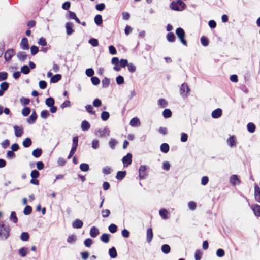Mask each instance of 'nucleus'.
I'll return each mask as SVG.
<instances>
[{
    "mask_svg": "<svg viewBox=\"0 0 260 260\" xmlns=\"http://www.w3.org/2000/svg\"><path fill=\"white\" fill-rule=\"evenodd\" d=\"M10 228L9 224H6L3 222H0V239L5 240L10 236Z\"/></svg>",
    "mask_w": 260,
    "mask_h": 260,
    "instance_id": "obj_1",
    "label": "nucleus"
},
{
    "mask_svg": "<svg viewBox=\"0 0 260 260\" xmlns=\"http://www.w3.org/2000/svg\"><path fill=\"white\" fill-rule=\"evenodd\" d=\"M170 8L176 11H181L186 9V5L182 0L173 1L170 4Z\"/></svg>",
    "mask_w": 260,
    "mask_h": 260,
    "instance_id": "obj_2",
    "label": "nucleus"
},
{
    "mask_svg": "<svg viewBox=\"0 0 260 260\" xmlns=\"http://www.w3.org/2000/svg\"><path fill=\"white\" fill-rule=\"evenodd\" d=\"M175 33L181 43L184 46H187V42L185 39L186 35L184 30L182 28L179 27L176 29Z\"/></svg>",
    "mask_w": 260,
    "mask_h": 260,
    "instance_id": "obj_3",
    "label": "nucleus"
},
{
    "mask_svg": "<svg viewBox=\"0 0 260 260\" xmlns=\"http://www.w3.org/2000/svg\"><path fill=\"white\" fill-rule=\"evenodd\" d=\"M79 138L78 136H76L73 138L72 139V146L70 151V153L68 156V159H70L75 153L78 146Z\"/></svg>",
    "mask_w": 260,
    "mask_h": 260,
    "instance_id": "obj_4",
    "label": "nucleus"
},
{
    "mask_svg": "<svg viewBox=\"0 0 260 260\" xmlns=\"http://www.w3.org/2000/svg\"><path fill=\"white\" fill-rule=\"evenodd\" d=\"M190 91V89L188 85L186 83H183L181 84L180 92L181 96L183 98H185L188 96V93Z\"/></svg>",
    "mask_w": 260,
    "mask_h": 260,
    "instance_id": "obj_5",
    "label": "nucleus"
},
{
    "mask_svg": "<svg viewBox=\"0 0 260 260\" xmlns=\"http://www.w3.org/2000/svg\"><path fill=\"white\" fill-rule=\"evenodd\" d=\"M147 167L146 165H141L139 169V177L140 179H145L147 176L146 171Z\"/></svg>",
    "mask_w": 260,
    "mask_h": 260,
    "instance_id": "obj_6",
    "label": "nucleus"
},
{
    "mask_svg": "<svg viewBox=\"0 0 260 260\" xmlns=\"http://www.w3.org/2000/svg\"><path fill=\"white\" fill-rule=\"evenodd\" d=\"M132 154L131 153H128L126 155L123 157L122 161L124 167H127L132 164Z\"/></svg>",
    "mask_w": 260,
    "mask_h": 260,
    "instance_id": "obj_7",
    "label": "nucleus"
},
{
    "mask_svg": "<svg viewBox=\"0 0 260 260\" xmlns=\"http://www.w3.org/2000/svg\"><path fill=\"white\" fill-rule=\"evenodd\" d=\"M15 50L14 49L11 48L7 50L4 54L5 60L7 62L10 61L14 55Z\"/></svg>",
    "mask_w": 260,
    "mask_h": 260,
    "instance_id": "obj_8",
    "label": "nucleus"
},
{
    "mask_svg": "<svg viewBox=\"0 0 260 260\" xmlns=\"http://www.w3.org/2000/svg\"><path fill=\"white\" fill-rule=\"evenodd\" d=\"M13 128L14 130V134L17 137H21L24 133V129L22 126L15 125L13 126Z\"/></svg>",
    "mask_w": 260,
    "mask_h": 260,
    "instance_id": "obj_9",
    "label": "nucleus"
},
{
    "mask_svg": "<svg viewBox=\"0 0 260 260\" xmlns=\"http://www.w3.org/2000/svg\"><path fill=\"white\" fill-rule=\"evenodd\" d=\"M230 183L232 185H235L236 184H240L241 183V181L238 178V176L237 175L233 174L230 177Z\"/></svg>",
    "mask_w": 260,
    "mask_h": 260,
    "instance_id": "obj_10",
    "label": "nucleus"
},
{
    "mask_svg": "<svg viewBox=\"0 0 260 260\" xmlns=\"http://www.w3.org/2000/svg\"><path fill=\"white\" fill-rule=\"evenodd\" d=\"M9 87V83L6 81L3 82L0 84V96H3Z\"/></svg>",
    "mask_w": 260,
    "mask_h": 260,
    "instance_id": "obj_11",
    "label": "nucleus"
},
{
    "mask_svg": "<svg viewBox=\"0 0 260 260\" xmlns=\"http://www.w3.org/2000/svg\"><path fill=\"white\" fill-rule=\"evenodd\" d=\"M20 46L23 50H28L29 48L28 39L26 37H23L21 40Z\"/></svg>",
    "mask_w": 260,
    "mask_h": 260,
    "instance_id": "obj_12",
    "label": "nucleus"
},
{
    "mask_svg": "<svg viewBox=\"0 0 260 260\" xmlns=\"http://www.w3.org/2000/svg\"><path fill=\"white\" fill-rule=\"evenodd\" d=\"M99 134L100 137H104L106 135L109 136V131L107 127H105L103 129H99L95 132V135L98 136Z\"/></svg>",
    "mask_w": 260,
    "mask_h": 260,
    "instance_id": "obj_13",
    "label": "nucleus"
},
{
    "mask_svg": "<svg viewBox=\"0 0 260 260\" xmlns=\"http://www.w3.org/2000/svg\"><path fill=\"white\" fill-rule=\"evenodd\" d=\"M236 138L234 135H230L227 139L226 142L230 147H234L236 146Z\"/></svg>",
    "mask_w": 260,
    "mask_h": 260,
    "instance_id": "obj_14",
    "label": "nucleus"
},
{
    "mask_svg": "<svg viewBox=\"0 0 260 260\" xmlns=\"http://www.w3.org/2000/svg\"><path fill=\"white\" fill-rule=\"evenodd\" d=\"M65 28L66 29L67 34L70 36L73 34L74 30L73 29V23L71 22H68L66 23Z\"/></svg>",
    "mask_w": 260,
    "mask_h": 260,
    "instance_id": "obj_15",
    "label": "nucleus"
},
{
    "mask_svg": "<svg viewBox=\"0 0 260 260\" xmlns=\"http://www.w3.org/2000/svg\"><path fill=\"white\" fill-rule=\"evenodd\" d=\"M37 118H38L37 114L36 113V112L35 110H33L31 114L27 119V122L29 124H32L36 122Z\"/></svg>",
    "mask_w": 260,
    "mask_h": 260,
    "instance_id": "obj_16",
    "label": "nucleus"
},
{
    "mask_svg": "<svg viewBox=\"0 0 260 260\" xmlns=\"http://www.w3.org/2000/svg\"><path fill=\"white\" fill-rule=\"evenodd\" d=\"M251 209L254 213V215L257 217H260V205L254 204L251 205Z\"/></svg>",
    "mask_w": 260,
    "mask_h": 260,
    "instance_id": "obj_17",
    "label": "nucleus"
},
{
    "mask_svg": "<svg viewBox=\"0 0 260 260\" xmlns=\"http://www.w3.org/2000/svg\"><path fill=\"white\" fill-rule=\"evenodd\" d=\"M222 114V109L219 108H218L212 111L211 113V116L212 118L214 119H217L221 117Z\"/></svg>",
    "mask_w": 260,
    "mask_h": 260,
    "instance_id": "obj_18",
    "label": "nucleus"
},
{
    "mask_svg": "<svg viewBox=\"0 0 260 260\" xmlns=\"http://www.w3.org/2000/svg\"><path fill=\"white\" fill-rule=\"evenodd\" d=\"M99 234L100 231L97 227L93 226L90 228L89 234L92 238L96 237Z\"/></svg>",
    "mask_w": 260,
    "mask_h": 260,
    "instance_id": "obj_19",
    "label": "nucleus"
},
{
    "mask_svg": "<svg viewBox=\"0 0 260 260\" xmlns=\"http://www.w3.org/2000/svg\"><path fill=\"white\" fill-rule=\"evenodd\" d=\"M159 214L160 216L163 219H167L169 218L168 215L169 214V212L166 208H161L159 211Z\"/></svg>",
    "mask_w": 260,
    "mask_h": 260,
    "instance_id": "obj_20",
    "label": "nucleus"
},
{
    "mask_svg": "<svg viewBox=\"0 0 260 260\" xmlns=\"http://www.w3.org/2000/svg\"><path fill=\"white\" fill-rule=\"evenodd\" d=\"M83 225V221L79 219H76L72 222V226L75 229H80Z\"/></svg>",
    "mask_w": 260,
    "mask_h": 260,
    "instance_id": "obj_21",
    "label": "nucleus"
},
{
    "mask_svg": "<svg viewBox=\"0 0 260 260\" xmlns=\"http://www.w3.org/2000/svg\"><path fill=\"white\" fill-rule=\"evenodd\" d=\"M17 57L19 61H24L27 57V55L25 52L19 51L17 54Z\"/></svg>",
    "mask_w": 260,
    "mask_h": 260,
    "instance_id": "obj_22",
    "label": "nucleus"
},
{
    "mask_svg": "<svg viewBox=\"0 0 260 260\" xmlns=\"http://www.w3.org/2000/svg\"><path fill=\"white\" fill-rule=\"evenodd\" d=\"M140 119L137 117H135L131 119L129 124L132 127H137L140 125Z\"/></svg>",
    "mask_w": 260,
    "mask_h": 260,
    "instance_id": "obj_23",
    "label": "nucleus"
},
{
    "mask_svg": "<svg viewBox=\"0 0 260 260\" xmlns=\"http://www.w3.org/2000/svg\"><path fill=\"white\" fill-rule=\"evenodd\" d=\"M153 237V230L151 228H149L147 230V242L150 243Z\"/></svg>",
    "mask_w": 260,
    "mask_h": 260,
    "instance_id": "obj_24",
    "label": "nucleus"
},
{
    "mask_svg": "<svg viewBox=\"0 0 260 260\" xmlns=\"http://www.w3.org/2000/svg\"><path fill=\"white\" fill-rule=\"evenodd\" d=\"M81 128L83 131H87L90 128V124L86 120L82 121L81 125Z\"/></svg>",
    "mask_w": 260,
    "mask_h": 260,
    "instance_id": "obj_25",
    "label": "nucleus"
},
{
    "mask_svg": "<svg viewBox=\"0 0 260 260\" xmlns=\"http://www.w3.org/2000/svg\"><path fill=\"white\" fill-rule=\"evenodd\" d=\"M108 253L111 258H115L117 256V252L115 247H112L109 249Z\"/></svg>",
    "mask_w": 260,
    "mask_h": 260,
    "instance_id": "obj_26",
    "label": "nucleus"
},
{
    "mask_svg": "<svg viewBox=\"0 0 260 260\" xmlns=\"http://www.w3.org/2000/svg\"><path fill=\"white\" fill-rule=\"evenodd\" d=\"M110 235L107 233H103L100 237V240L105 243H108L110 241Z\"/></svg>",
    "mask_w": 260,
    "mask_h": 260,
    "instance_id": "obj_27",
    "label": "nucleus"
},
{
    "mask_svg": "<svg viewBox=\"0 0 260 260\" xmlns=\"http://www.w3.org/2000/svg\"><path fill=\"white\" fill-rule=\"evenodd\" d=\"M62 76L60 74H57L51 77L50 82L51 83H55L59 81L61 79Z\"/></svg>",
    "mask_w": 260,
    "mask_h": 260,
    "instance_id": "obj_28",
    "label": "nucleus"
},
{
    "mask_svg": "<svg viewBox=\"0 0 260 260\" xmlns=\"http://www.w3.org/2000/svg\"><path fill=\"white\" fill-rule=\"evenodd\" d=\"M167 40L170 43H173L176 40V36L173 32H170L166 35Z\"/></svg>",
    "mask_w": 260,
    "mask_h": 260,
    "instance_id": "obj_29",
    "label": "nucleus"
},
{
    "mask_svg": "<svg viewBox=\"0 0 260 260\" xmlns=\"http://www.w3.org/2000/svg\"><path fill=\"white\" fill-rule=\"evenodd\" d=\"M126 174V171H118L117 172L116 178L118 180H122L125 177Z\"/></svg>",
    "mask_w": 260,
    "mask_h": 260,
    "instance_id": "obj_30",
    "label": "nucleus"
},
{
    "mask_svg": "<svg viewBox=\"0 0 260 260\" xmlns=\"http://www.w3.org/2000/svg\"><path fill=\"white\" fill-rule=\"evenodd\" d=\"M20 238L22 241H28L30 238L29 234L27 232H23L20 235Z\"/></svg>",
    "mask_w": 260,
    "mask_h": 260,
    "instance_id": "obj_31",
    "label": "nucleus"
},
{
    "mask_svg": "<svg viewBox=\"0 0 260 260\" xmlns=\"http://www.w3.org/2000/svg\"><path fill=\"white\" fill-rule=\"evenodd\" d=\"M43 151L41 148H37L32 152V155L35 158H39L42 154Z\"/></svg>",
    "mask_w": 260,
    "mask_h": 260,
    "instance_id": "obj_32",
    "label": "nucleus"
},
{
    "mask_svg": "<svg viewBox=\"0 0 260 260\" xmlns=\"http://www.w3.org/2000/svg\"><path fill=\"white\" fill-rule=\"evenodd\" d=\"M55 104V100L53 97L49 96L45 100V104L48 107H51L53 105H54Z\"/></svg>",
    "mask_w": 260,
    "mask_h": 260,
    "instance_id": "obj_33",
    "label": "nucleus"
},
{
    "mask_svg": "<svg viewBox=\"0 0 260 260\" xmlns=\"http://www.w3.org/2000/svg\"><path fill=\"white\" fill-rule=\"evenodd\" d=\"M94 21L95 23L98 26H101L102 24V22H103L102 15L100 14L96 15L94 17Z\"/></svg>",
    "mask_w": 260,
    "mask_h": 260,
    "instance_id": "obj_34",
    "label": "nucleus"
},
{
    "mask_svg": "<svg viewBox=\"0 0 260 260\" xmlns=\"http://www.w3.org/2000/svg\"><path fill=\"white\" fill-rule=\"evenodd\" d=\"M169 145L168 143H162L160 147V151L164 153H168L169 151Z\"/></svg>",
    "mask_w": 260,
    "mask_h": 260,
    "instance_id": "obj_35",
    "label": "nucleus"
},
{
    "mask_svg": "<svg viewBox=\"0 0 260 260\" xmlns=\"http://www.w3.org/2000/svg\"><path fill=\"white\" fill-rule=\"evenodd\" d=\"M32 143L31 139L30 138L27 137L23 141L22 145L25 148H28L31 145Z\"/></svg>",
    "mask_w": 260,
    "mask_h": 260,
    "instance_id": "obj_36",
    "label": "nucleus"
},
{
    "mask_svg": "<svg viewBox=\"0 0 260 260\" xmlns=\"http://www.w3.org/2000/svg\"><path fill=\"white\" fill-rule=\"evenodd\" d=\"M172 115V113L170 109H165L162 112V116L165 118H170Z\"/></svg>",
    "mask_w": 260,
    "mask_h": 260,
    "instance_id": "obj_37",
    "label": "nucleus"
},
{
    "mask_svg": "<svg viewBox=\"0 0 260 260\" xmlns=\"http://www.w3.org/2000/svg\"><path fill=\"white\" fill-rule=\"evenodd\" d=\"M247 128L249 133H253L255 131L256 126L253 123L249 122L247 125Z\"/></svg>",
    "mask_w": 260,
    "mask_h": 260,
    "instance_id": "obj_38",
    "label": "nucleus"
},
{
    "mask_svg": "<svg viewBox=\"0 0 260 260\" xmlns=\"http://www.w3.org/2000/svg\"><path fill=\"white\" fill-rule=\"evenodd\" d=\"M77 240V236L74 235H70L68 236L67 242L69 244H74Z\"/></svg>",
    "mask_w": 260,
    "mask_h": 260,
    "instance_id": "obj_39",
    "label": "nucleus"
},
{
    "mask_svg": "<svg viewBox=\"0 0 260 260\" xmlns=\"http://www.w3.org/2000/svg\"><path fill=\"white\" fill-rule=\"evenodd\" d=\"M200 41H201V44L203 46L206 47V46H208V45L209 44V40L208 38L206 36H202L201 37Z\"/></svg>",
    "mask_w": 260,
    "mask_h": 260,
    "instance_id": "obj_40",
    "label": "nucleus"
},
{
    "mask_svg": "<svg viewBox=\"0 0 260 260\" xmlns=\"http://www.w3.org/2000/svg\"><path fill=\"white\" fill-rule=\"evenodd\" d=\"M161 249L164 253L168 254L170 252L171 248L168 244H165L161 246Z\"/></svg>",
    "mask_w": 260,
    "mask_h": 260,
    "instance_id": "obj_41",
    "label": "nucleus"
},
{
    "mask_svg": "<svg viewBox=\"0 0 260 260\" xmlns=\"http://www.w3.org/2000/svg\"><path fill=\"white\" fill-rule=\"evenodd\" d=\"M110 117V114L108 112L103 111L101 114V118L103 121H107Z\"/></svg>",
    "mask_w": 260,
    "mask_h": 260,
    "instance_id": "obj_42",
    "label": "nucleus"
},
{
    "mask_svg": "<svg viewBox=\"0 0 260 260\" xmlns=\"http://www.w3.org/2000/svg\"><path fill=\"white\" fill-rule=\"evenodd\" d=\"M27 247H23L19 249L18 253L21 257H25L27 254Z\"/></svg>",
    "mask_w": 260,
    "mask_h": 260,
    "instance_id": "obj_43",
    "label": "nucleus"
},
{
    "mask_svg": "<svg viewBox=\"0 0 260 260\" xmlns=\"http://www.w3.org/2000/svg\"><path fill=\"white\" fill-rule=\"evenodd\" d=\"M67 14L66 15L68 19H74L77 17L76 13L74 12L68 10Z\"/></svg>",
    "mask_w": 260,
    "mask_h": 260,
    "instance_id": "obj_44",
    "label": "nucleus"
},
{
    "mask_svg": "<svg viewBox=\"0 0 260 260\" xmlns=\"http://www.w3.org/2000/svg\"><path fill=\"white\" fill-rule=\"evenodd\" d=\"M79 168L83 172H87L90 169L89 165L87 163L81 164Z\"/></svg>",
    "mask_w": 260,
    "mask_h": 260,
    "instance_id": "obj_45",
    "label": "nucleus"
},
{
    "mask_svg": "<svg viewBox=\"0 0 260 260\" xmlns=\"http://www.w3.org/2000/svg\"><path fill=\"white\" fill-rule=\"evenodd\" d=\"M10 220L12 221L14 223H17L18 222V218L16 213L15 211H12L10 216Z\"/></svg>",
    "mask_w": 260,
    "mask_h": 260,
    "instance_id": "obj_46",
    "label": "nucleus"
},
{
    "mask_svg": "<svg viewBox=\"0 0 260 260\" xmlns=\"http://www.w3.org/2000/svg\"><path fill=\"white\" fill-rule=\"evenodd\" d=\"M37 43L38 44V45H39L41 46H43V47H44V46H46L47 45V42L46 41V40L43 37H41L39 38V39Z\"/></svg>",
    "mask_w": 260,
    "mask_h": 260,
    "instance_id": "obj_47",
    "label": "nucleus"
},
{
    "mask_svg": "<svg viewBox=\"0 0 260 260\" xmlns=\"http://www.w3.org/2000/svg\"><path fill=\"white\" fill-rule=\"evenodd\" d=\"M110 79L108 78L105 77L102 80V85L103 88H107L110 85Z\"/></svg>",
    "mask_w": 260,
    "mask_h": 260,
    "instance_id": "obj_48",
    "label": "nucleus"
},
{
    "mask_svg": "<svg viewBox=\"0 0 260 260\" xmlns=\"http://www.w3.org/2000/svg\"><path fill=\"white\" fill-rule=\"evenodd\" d=\"M88 43L93 47H97L99 45L98 40L94 38H90L88 41Z\"/></svg>",
    "mask_w": 260,
    "mask_h": 260,
    "instance_id": "obj_49",
    "label": "nucleus"
},
{
    "mask_svg": "<svg viewBox=\"0 0 260 260\" xmlns=\"http://www.w3.org/2000/svg\"><path fill=\"white\" fill-rule=\"evenodd\" d=\"M32 211V207L29 205H26L23 210V213L25 215H28L31 214Z\"/></svg>",
    "mask_w": 260,
    "mask_h": 260,
    "instance_id": "obj_50",
    "label": "nucleus"
},
{
    "mask_svg": "<svg viewBox=\"0 0 260 260\" xmlns=\"http://www.w3.org/2000/svg\"><path fill=\"white\" fill-rule=\"evenodd\" d=\"M108 230L110 233H115L117 231V226L114 223H111L109 225Z\"/></svg>",
    "mask_w": 260,
    "mask_h": 260,
    "instance_id": "obj_51",
    "label": "nucleus"
},
{
    "mask_svg": "<svg viewBox=\"0 0 260 260\" xmlns=\"http://www.w3.org/2000/svg\"><path fill=\"white\" fill-rule=\"evenodd\" d=\"M21 72L24 74H28L30 73V68L27 65H23L21 68Z\"/></svg>",
    "mask_w": 260,
    "mask_h": 260,
    "instance_id": "obj_52",
    "label": "nucleus"
},
{
    "mask_svg": "<svg viewBox=\"0 0 260 260\" xmlns=\"http://www.w3.org/2000/svg\"><path fill=\"white\" fill-rule=\"evenodd\" d=\"M6 157L8 159H13L16 157L15 153L12 150H9L7 152Z\"/></svg>",
    "mask_w": 260,
    "mask_h": 260,
    "instance_id": "obj_53",
    "label": "nucleus"
},
{
    "mask_svg": "<svg viewBox=\"0 0 260 260\" xmlns=\"http://www.w3.org/2000/svg\"><path fill=\"white\" fill-rule=\"evenodd\" d=\"M30 53L32 55H35L39 51V47L34 45H32L30 47Z\"/></svg>",
    "mask_w": 260,
    "mask_h": 260,
    "instance_id": "obj_54",
    "label": "nucleus"
},
{
    "mask_svg": "<svg viewBox=\"0 0 260 260\" xmlns=\"http://www.w3.org/2000/svg\"><path fill=\"white\" fill-rule=\"evenodd\" d=\"M31 111L30 108L29 107H25L23 108L22 110V114L23 116L26 117L29 115Z\"/></svg>",
    "mask_w": 260,
    "mask_h": 260,
    "instance_id": "obj_55",
    "label": "nucleus"
},
{
    "mask_svg": "<svg viewBox=\"0 0 260 260\" xmlns=\"http://www.w3.org/2000/svg\"><path fill=\"white\" fill-rule=\"evenodd\" d=\"M20 101L21 105L24 106L28 105L30 103V100L28 98L22 97Z\"/></svg>",
    "mask_w": 260,
    "mask_h": 260,
    "instance_id": "obj_56",
    "label": "nucleus"
},
{
    "mask_svg": "<svg viewBox=\"0 0 260 260\" xmlns=\"http://www.w3.org/2000/svg\"><path fill=\"white\" fill-rule=\"evenodd\" d=\"M116 83L119 85L123 84L124 83V77L122 76L119 75L116 78Z\"/></svg>",
    "mask_w": 260,
    "mask_h": 260,
    "instance_id": "obj_57",
    "label": "nucleus"
},
{
    "mask_svg": "<svg viewBox=\"0 0 260 260\" xmlns=\"http://www.w3.org/2000/svg\"><path fill=\"white\" fill-rule=\"evenodd\" d=\"M50 115V113L47 110H43L40 113V116L43 119H47Z\"/></svg>",
    "mask_w": 260,
    "mask_h": 260,
    "instance_id": "obj_58",
    "label": "nucleus"
},
{
    "mask_svg": "<svg viewBox=\"0 0 260 260\" xmlns=\"http://www.w3.org/2000/svg\"><path fill=\"white\" fill-rule=\"evenodd\" d=\"M40 173L39 172L36 170H32L30 173V176L31 178H36L37 179L40 176Z\"/></svg>",
    "mask_w": 260,
    "mask_h": 260,
    "instance_id": "obj_59",
    "label": "nucleus"
},
{
    "mask_svg": "<svg viewBox=\"0 0 260 260\" xmlns=\"http://www.w3.org/2000/svg\"><path fill=\"white\" fill-rule=\"evenodd\" d=\"M93 243V240L90 238L86 239L84 241V244L85 247L89 248Z\"/></svg>",
    "mask_w": 260,
    "mask_h": 260,
    "instance_id": "obj_60",
    "label": "nucleus"
},
{
    "mask_svg": "<svg viewBox=\"0 0 260 260\" xmlns=\"http://www.w3.org/2000/svg\"><path fill=\"white\" fill-rule=\"evenodd\" d=\"M86 111L90 114H95V112L93 110V106L91 105H87L85 106Z\"/></svg>",
    "mask_w": 260,
    "mask_h": 260,
    "instance_id": "obj_61",
    "label": "nucleus"
},
{
    "mask_svg": "<svg viewBox=\"0 0 260 260\" xmlns=\"http://www.w3.org/2000/svg\"><path fill=\"white\" fill-rule=\"evenodd\" d=\"M112 171V168L109 166H106L102 169V173L105 175L111 174Z\"/></svg>",
    "mask_w": 260,
    "mask_h": 260,
    "instance_id": "obj_62",
    "label": "nucleus"
},
{
    "mask_svg": "<svg viewBox=\"0 0 260 260\" xmlns=\"http://www.w3.org/2000/svg\"><path fill=\"white\" fill-rule=\"evenodd\" d=\"M202 252L200 250H197L194 253L195 260H201L202 256Z\"/></svg>",
    "mask_w": 260,
    "mask_h": 260,
    "instance_id": "obj_63",
    "label": "nucleus"
},
{
    "mask_svg": "<svg viewBox=\"0 0 260 260\" xmlns=\"http://www.w3.org/2000/svg\"><path fill=\"white\" fill-rule=\"evenodd\" d=\"M167 102L164 99H159L158 100V104L162 108H165L167 106Z\"/></svg>",
    "mask_w": 260,
    "mask_h": 260,
    "instance_id": "obj_64",
    "label": "nucleus"
}]
</instances>
